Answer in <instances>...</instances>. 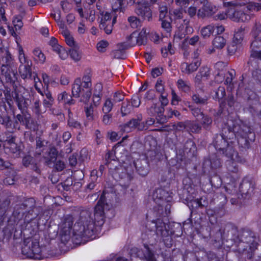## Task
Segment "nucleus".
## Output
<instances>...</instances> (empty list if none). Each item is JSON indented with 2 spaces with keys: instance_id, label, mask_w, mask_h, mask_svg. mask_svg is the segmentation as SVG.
<instances>
[{
  "instance_id": "603ef678",
  "label": "nucleus",
  "mask_w": 261,
  "mask_h": 261,
  "mask_svg": "<svg viewBox=\"0 0 261 261\" xmlns=\"http://www.w3.org/2000/svg\"><path fill=\"white\" fill-rule=\"evenodd\" d=\"M169 19H165L162 20V27L165 29L167 31H169L171 28L170 22L169 21Z\"/></svg>"
},
{
  "instance_id": "f3484780",
  "label": "nucleus",
  "mask_w": 261,
  "mask_h": 261,
  "mask_svg": "<svg viewBox=\"0 0 261 261\" xmlns=\"http://www.w3.org/2000/svg\"><path fill=\"white\" fill-rule=\"evenodd\" d=\"M116 21V17L114 16L113 19L108 20L104 24H100L99 27L101 29L104 30L106 34H110L112 31L113 24Z\"/></svg>"
},
{
  "instance_id": "1a4fd4ad",
  "label": "nucleus",
  "mask_w": 261,
  "mask_h": 261,
  "mask_svg": "<svg viewBox=\"0 0 261 261\" xmlns=\"http://www.w3.org/2000/svg\"><path fill=\"white\" fill-rule=\"evenodd\" d=\"M199 53L198 51L194 53L193 59L191 63H182L181 64V70L186 74H190L196 71L201 64L200 60L198 58Z\"/></svg>"
},
{
  "instance_id": "de8ad7c7",
  "label": "nucleus",
  "mask_w": 261,
  "mask_h": 261,
  "mask_svg": "<svg viewBox=\"0 0 261 261\" xmlns=\"http://www.w3.org/2000/svg\"><path fill=\"white\" fill-rule=\"evenodd\" d=\"M140 105V100L138 96H134L132 98L131 106L138 107Z\"/></svg>"
},
{
  "instance_id": "dca6fc26",
  "label": "nucleus",
  "mask_w": 261,
  "mask_h": 261,
  "mask_svg": "<svg viewBox=\"0 0 261 261\" xmlns=\"http://www.w3.org/2000/svg\"><path fill=\"white\" fill-rule=\"evenodd\" d=\"M212 8L211 4L206 2L204 4L202 8L200 9L198 12L197 15L200 17H204L212 15Z\"/></svg>"
},
{
  "instance_id": "052dcab7",
  "label": "nucleus",
  "mask_w": 261,
  "mask_h": 261,
  "mask_svg": "<svg viewBox=\"0 0 261 261\" xmlns=\"http://www.w3.org/2000/svg\"><path fill=\"white\" fill-rule=\"evenodd\" d=\"M65 166V164L60 161H57L55 165V168L58 171H62L63 170Z\"/></svg>"
},
{
  "instance_id": "f257e3e1",
  "label": "nucleus",
  "mask_w": 261,
  "mask_h": 261,
  "mask_svg": "<svg viewBox=\"0 0 261 261\" xmlns=\"http://www.w3.org/2000/svg\"><path fill=\"white\" fill-rule=\"evenodd\" d=\"M106 192L103 191L94 210V221L91 216L87 214L82 216L75 223L73 232L76 239L86 237L91 238L95 226H101L104 221L105 202Z\"/></svg>"
},
{
  "instance_id": "ddd939ff",
  "label": "nucleus",
  "mask_w": 261,
  "mask_h": 261,
  "mask_svg": "<svg viewBox=\"0 0 261 261\" xmlns=\"http://www.w3.org/2000/svg\"><path fill=\"white\" fill-rule=\"evenodd\" d=\"M226 64L222 62H217L215 64V68L217 72L215 80L217 82H221L223 81L226 71Z\"/></svg>"
},
{
  "instance_id": "c03bdc74",
  "label": "nucleus",
  "mask_w": 261,
  "mask_h": 261,
  "mask_svg": "<svg viewBox=\"0 0 261 261\" xmlns=\"http://www.w3.org/2000/svg\"><path fill=\"white\" fill-rule=\"evenodd\" d=\"M156 231L158 233H160L161 235L165 236L167 233L166 226L164 223H161V225L156 224Z\"/></svg>"
},
{
  "instance_id": "6e6d98bb",
  "label": "nucleus",
  "mask_w": 261,
  "mask_h": 261,
  "mask_svg": "<svg viewBox=\"0 0 261 261\" xmlns=\"http://www.w3.org/2000/svg\"><path fill=\"white\" fill-rule=\"evenodd\" d=\"M228 18V10L226 12H221L219 14H218L217 15H216L215 18L219 20H224L226 18Z\"/></svg>"
},
{
  "instance_id": "37998d69",
  "label": "nucleus",
  "mask_w": 261,
  "mask_h": 261,
  "mask_svg": "<svg viewBox=\"0 0 261 261\" xmlns=\"http://www.w3.org/2000/svg\"><path fill=\"white\" fill-rule=\"evenodd\" d=\"M112 19L111 14L108 12H103L101 14V20L100 24H104L107 21Z\"/></svg>"
},
{
  "instance_id": "7c9ffc66",
  "label": "nucleus",
  "mask_w": 261,
  "mask_h": 261,
  "mask_svg": "<svg viewBox=\"0 0 261 261\" xmlns=\"http://www.w3.org/2000/svg\"><path fill=\"white\" fill-rule=\"evenodd\" d=\"M145 251L146 252L145 254L143 255V256L141 255V251H139L138 255L140 257H144L146 261H155L153 254L151 253L149 248L145 246Z\"/></svg>"
},
{
  "instance_id": "ea45409f",
  "label": "nucleus",
  "mask_w": 261,
  "mask_h": 261,
  "mask_svg": "<svg viewBox=\"0 0 261 261\" xmlns=\"http://www.w3.org/2000/svg\"><path fill=\"white\" fill-rule=\"evenodd\" d=\"M13 23L16 31L20 30L23 26L21 19L18 17H16L14 18Z\"/></svg>"
},
{
  "instance_id": "a878e982",
  "label": "nucleus",
  "mask_w": 261,
  "mask_h": 261,
  "mask_svg": "<svg viewBox=\"0 0 261 261\" xmlns=\"http://www.w3.org/2000/svg\"><path fill=\"white\" fill-rule=\"evenodd\" d=\"M170 19L172 20H179V22L182 18V11L180 10H173L170 12Z\"/></svg>"
},
{
  "instance_id": "5fc2aeb1",
  "label": "nucleus",
  "mask_w": 261,
  "mask_h": 261,
  "mask_svg": "<svg viewBox=\"0 0 261 261\" xmlns=\"http://www.w3.org/2000/svg\"><path fill=\"white\" fill-rule=\"evenodd\" d=\"M239 44H236V45H229L228 46V51L230 55H233L237 50Z\"/></svg>"
},
{
  "instance_id": "412c9836",
  "label": "nucleus",
  "mask_w": 261,
  "mask_h": 261,
  "mask_svg": "<svg viewBox=\"0 0 261 261\" xmlns=\"http://www.w3.org/2000/svg\"><path fill=\"white\" fill-rule=\"evenodd\" d=\"M225 44L226 40L222 36L216 37L213 41V45L217 49L222 48Z\"/></svg>"
},
{
  "instance_id": "2eb2a0df",
  "label": "nucleus",
  "mask_w": 261,
  "mask_h": 261,
  "mask_svg": "<svg viewBox=\"0 0 261 261\" xmlns=\"http://www.w3.org/2000/svg\"><path fill=\"white\" fill-rule=\"evenodd\" d=\"M77 12L81 17H84L90 21H93L95 18V13L93 9H89L87 12L84 13L82 8H78Z\"/></svg>"
},
{
  "instance_id": "8fccbe9b",
  "label": "nucleus",
  "mask_w": 261,
  "mask_h": 261,
  "mask_svg": "<svg viewBox=\"0 0 261 261\" xmlns=\"http://www.w3.org/2000/svg\"><path fill=\"white\" fill-rule=\"evenodd\" d=\"M61 5L62 8V10L65 12H68L71 8V5L67 2H62L61 3Z\"/></svg>"
},
{
  "instance_id": "6e6552de",
  "label": "nucleus",
  "mask_w": 261,
  "mask_h": 261,
  "mask_svg": "<svg viewBox=\"0 0 261 261\" xmlns=\"http://www.w3.org/2000/svg\"><path fill=\"white\" fill-rule=\"evenodd\" d=\"M136 13L144 19L149 21L152 18V12L148 2L144 0L138 2L135 9Z\"/></svg>"
},
{
  "instance_id": "c9c22d12",
  "label": "nucleus",
  "mask_w": 261,
  "mask_h": 261,
  "mask_svg": "<svg viewBox=\"0 0 261 261\" xmlns=\"http://www.w3.org/2000/svg\"><path fill=\"white\" fill-rule=\"evenodd\" d=\"M128 21L133 28H137L140 25V20L136 16H130L128 18Z\"/></svg>"
},
{
  "instance_id": "39448f33",
  "label": "nucleus",
  "mask_w": 261,
  "mask_h": 261,
  "mask_svg": "<svg viewBox=\"0 0 261 261\" xmlns=\"http://www.w3.org/2000/svg\"><path fill=\"white\" fill-rule=\"evenodd\" d=\"M226 125L230 134L229 139H230L231 137L234 136L238 139L241 137L246 140L247 135L250 132V129L241 120L228 119Z\"/></svg>"
},
{
  "instance_id": "4468645a",
  "label": "nucleus",
  "mask_w": 261,
  "mask_h": 261,
  "mask_svg": "<svg viewBox=\"0 0 261 261\" xmlns=\"http://www.w3.org/2000/svg\"><path fill=\"white\" fill-rule=\"evenodd\" d=\"M31 65V62H28L26 64H20L19 71L22 79H24L30 76Z\"/></svg>"
},
{
  "instance_id": "72a5a7b5",
  "label": "nucleus",
  "mask_w": 261,
  "mask_h": 261,
  "mask_svg": "<svg viewBox=\"0 0 261 261\" xmlns=\"http://www.w3.org/2000/svg\"><path fill=\"white\" fill-rule=\"evenodd\" d=\"M225 95V90L223 87L220 86L218 90L215 92L213 97L215 99L219 100Z\"/></svg>"
},
{
  "instance_id": "cd10ccee",
  "label": "nucleus",
  "mask_w": 261,
  "mask_h": 261,
  "mask_svg": "<svg viewBox=\"0 0 261 261\" xmlns=\"http://www.w3.org/2000/svg\"><path fill=\"white\" fill-rule=\"evenodd\" d=\"M109 45V42L105 40H101L98 41L96 45L98 51L100 53H105Z\"/></svg>"
},
{
  "instance_id": "9d476101",
  "label": "nucleus",
  "mask_w": 261,
  "mask_h": 261,
  "mask_svg": "<svg viewBox=\"0 0 261 261\" xmlns=\"http://www.w3.org/2000/svg\"><path fill=\"white\" fill-rule=\"evenodd\" d=\"M49 44L51 46L54 51L59 55L62 60H65L68 56V51L62 46L58 43V40L54 37H52L49 41Z\"/></svg>"
},
{
  "instance_id": "423d86ee",
  "label": "nucleus",
  "mask_w": 261,
  "mask_h": 261,
  "mask_svg": "<svg viewBox=\"0 0 261 261\" xmlns=\"http://www.w3.org/2000/svg\"><path fill=\"white\" fill-rule=\"evenodd\" d=\"M248 8L237 6L228 9V17L236 21H246L250 19V16L246 13Z\"/></svg>"
},
{
  "instance_id": "09e8293b",
  "label": "nucleus",
  "mask_w": 261,
  "mask_h": 261,
  "mask_svg": "<svg viewBox=\"0 0 261 261\" xmlns=\"http://www.w3.org/2000/svg\"><path fill=\"white\" fill-rule=\"evenodd\" d=\"M9 146L8 147L10 148V149L13 153H17L18 151H19L20 149L17 146V145L13 142H8Z\"/></svg>"
},
{
  "instance_id": "864d4df0",
  "label": "nucleus",
  "mask_w": 261,
  "mask_h": 261,
  "mask_svg": "<svg viewBox=\"0 0 261 261\" xmlns=\"http://www.w3.org/2000/svg\"><path fill=\"white\" fill-rule=\"evenodd\" d=\"M124 99V96L120 92H116L114 95V101L119 102Z\"/></svg>"
},
{
  "instance_id": "5701e85b",
  "label": "nucleus",
  "mask_w": 261,
  "mask_h": 261,
  "mask_svg": "<svg viewBox=\"0 0 261 261\" xmlns=\"http://www.w3.org/2000/svg\"><path fill=\"white\" fill-rule=\"evenodd\" d=\"M50 16L53 17L55 20L57 22L58 27H59L60 30L62 29V27L64 28L66 27L64 22L60 20L61 14L60 12L59 11H54V12H51L50 13Z\"/></svg>"
},
{
  "instance_id": "338daca9",
  "label": "nucleus",
  "mask_w": 261,
  "mask_h": 261,
  "mask_svg": "<svg viewBox=\"0 0 261 261\" xmlns=\"http://www.w3.org/2000/svg\"><path fill=\"white\" fill-rule=\"evenodd\" d=\"M215 30H216V33L220 34L224 31V28L221 25H214Z\"/></svg>"
},
{
  "instance_id": "3c124183",
  "label": "nucleus",
  "mask_w": 261,
  "mask_h": 261,
  "mask_svg": "<svg viewBox=\"0 0 261 261\" xmlns=\"http://www.w3.org/2000/svg\"><path fill=\"white\" fill-rule=\"evenodd\" d=\"M156 90L160 93H162L164 91L163 82L161 80H158L155 85Z\"/></svg>"
},
{
  "instance_id": "bf43d9fd",
  "label": "nucleus",
  "mask_w": 261,
  "mask_h": 261,
  "mask_svg": "<svg viewBox=\"0 0 261 261\" xmlns=\"http://www.w3.org/2000/svg\"><path fill=\"white\" fill-rule=\"evenodd\" d=\"M69 83V79L68 76L63 75L60 78V84L62 85H67Z\"/></svg>"
},
{
  "instance_id": "58836bf2",
  "label": "nucleus",
  "mask_w": 261,
  "mask_h": 261,
  "mask_svg": "<svg viewBox=\"0 0 261 261\" xmlns=\"http://www.w3.org/2000/svg\"><path fill=\"white\" fill-rule=\"evenodd\" d=\"M167 8L165 6H163L160 7V20L161 21L165 20V19H170V17L169 18L168 16H167Z\"/></svg>"
},
{
  "instance_id": "774afa93",
  "label": "nucleus",
  "mask_w": 261,
  "mask_h": 261,
  "mask_svg": "<svg viewBox=\"0 0 261 261\" xmlns=\"http://www.w3.org/2000/svg\"><path fill=\"white\" fill-rule=\"evenodd\" d=\"M202 115H203L202 114H200L199 116L202 117V119H203L202 121L204 124L208 125L210 123H211L212 120L210 118H209L207 116H203Z\"/></svg>"
},
{
  "instance_id": "c756f323",
  "label": "nucleus",
  "mask_w": 261,
  "mask_h": 261,
  "mask_svg": "<svg viewBox=\"0 0 261 261\" xmlns=\"http://www.w3.org/2000/svg\"><path fill=\"white\" fill-rule=\"evenodd\" d=\"M177 84V87L180 90L185 92L189 91L190 85L189 82L180 79L178 80Z\"/></svg>"
},
{
  "instance_id": "4d7b16f0",
  "label": "nucleus",
  "mask_w": 261,
  "mask_h": 261,
  "mask_svg": "<svg viewBox=\"0 0 261 261\" xmlns=\"http://www.w3.org/2000/svg\"><path fill=\"white\" fill-rule=\"evenodd\" d=\"M225 75V74H224V76ZM226 78L225 80V84H229L231 83V81L233 79V73L231 72H227L226 74Z\"/></svg>"
},
{
  "instance_id": "f03ea898",
  "label": "nucleus",
  "mask_w": 261,
  "mask_h": 261,
  "mask_svg": "<svg viewBox=\"0 0 261 261\" xmlns=\"http://www.w3.org/2000/svg\"><path fill=\"white\" fill-rule=\"evenodd\" d=\"M92 86L91 78L89 75H85L82 79L77 78L75 80L72 87V94L75 97H79L80 101L87 105L85 107L86 116L88 120L93 118V102L88 105L91 97Z\"/></svg>"
},
{
  "instance_id": "4c0bfd02",
  "label": "nucleus",
  "mask_w": 261,
  "mask_h": 261,
  "mask_svg": "<svg viewBox=\"0 0 261 261\" xmlns=\"http://www.w3.org/2000/svg\"><path fill=\"white\" fill-rule=\"evenodd\" d=\"M123 0H111L112 9L116 11L120 9L123 4Z\"/></svg>"
},
{
  "instance_id": "2f4dec72",
  "label": "nucleus",
  "mask_w": 261,
  "mask_h": 261,
  "mask_svg": "<svg viewBox=\"0 0 261 261\" xmlns=\"http://www.w3.org/2000/svg\"><path fill=\"white\" fill-rule=\"evenodd\" d=\"M70 57L75 62L81 60L82 57L81 53L76 48H72L69 50Z\"/></svg>"
},
{
  "instance_id": "680f3d73",
  "label": "nucleus",
  "mask_w": 261,
  "mask_h": 261,
  "mask_svg": "<svg viewBox=\"0 0 261 261\" xmlns=\"http://www.w3.org/2000/svg\"><path fill=\"white\" fill-rule=\"evenodd\" d=\"M162 105L164 106H166L168 103V100L167 98V95L161 93V97L160 98Z\"/></svg>"
},
{
  "instance_id": "49530a36",
  "label": "nucleus",
  "mask_w": 261,
  "mask_h": 261,
  "mask_svg": "<svg viewBox=\"0 0 261 261\" xmlns=\"http://www.w3.org/2000/svg\"><path fill=\"white\" fill-rule=\"evenodd\" d=\"M163 71L162 68L156 67L152 69L151 74L153 77H156L162 74Z\"/></svg>"
},
{
  "instance_id": "13d9d810",
  "label": "nucleus",
  "mask_w": 261,
  "mask_h": 261,
  "mask_svg": "<svg viewBox=\"0 0 261 261\" xmlns=\"http://www.w3.org/2000/svg\"><path fill=\"white\" fill-rule=\"evenodd\" d=\"M172 100L171 103L173 105H176L178 103L179 101V98L178 96L176 94L175 92L172 90Z\"/></svg>"
},
{
  "instance_id": "0e129e2a",
  "label": "nucleus",
  "mask_w": 261,
  "mask_h": 261,
  "mask_svg": "<svg viewBox=\"0 0 261 261\" xmlns=\"http://www.w3.org/2000/svg\"><path fill=\"white\" fill-rule=\"evenodd\" d=\"M199 39L198 36H194L188 40V43L191 45H194L198 41Z\"/></svg>"
},
{
  "instance_id": "f704fd0d",
  "label": "nucleus",
  "mask_w": 261,
  "mask_h": 261,
  "mask_svg": "<svg viewBox=\"0 0 261 261\" xmlns=\"http://www.w3.org/2000/svg\"><path fill=\"white\" fill-rule=\"evenodd\" d=\"M139 123V121L138 120L133 119L124 126V130L129 132L132 128L137 127Z\"/></svg>"
},
{
  "instance_id": "4be33fe9",
  "label": "nucleus",
  "mask_w": 261,
  "mask_h": 261,
  "mask_svg": "<svg viewBox=\"0 0 261 261\" xmlns=\"http://www.w3.org/2000/svg\"><path fill=\"white\" fill-rule=\"evenodd\" d=\"M148 33V32L146 29H143L140 32H138L139 36L137 39L139 45L144 44L146 42Z\"/></svg>"
},
{
  "instance_id": "79ce46f5",
  "label": "nucleus",
  "mask_w": 261,
  "mask_h": 261,
  "mask_svg": "<svg viewBox=\"0 0 261 261\" xmlns=\"http://www.w3.org/2000/svg\"><path fill=\"white\" fill-rule=\"evenodd\" d=\"M132 110V106L129 103H123L121 107V113L123 116H125L130 113Z\"/></svg>"
},
{
  "instance_id": "69168bd1",
  "label": "nucleus",
  "mask_w": 261,
  "mask_h": 261,
  "mask_svg": "<svg viewBox=\"0 0 261 261\" xmlns=\"http://www.w3.org/2000/svg\"><path fill=\"white\" fill-rule=\"evenodd\" d=\"M42 77L43 81V83H44L45 86L47 87L48 85V84L49 83V82H50L49 77L46 73H43L42 74Z\"/></svg>"
},
{
  "instance_id": "b1692460",
  "label": "nucleus",
  "mask_w": 261,
  "mask_h": 261,
  "mask_svg": "<svg viewBox=\"0 0 261 261\" xmlns=\"http://www.w3.org/2000/svg\"><path fill=\"white\" fill-rule=\"evenodd\" d=\"M57 151L55 148H51L47 156H44L45 162L49 164L50 162H53L56 159Z\"/></svg>"
},
{
  "instance_id": "bb28decb",
  "label": "nucleus",
  "mask_w": 261,
  "mask_h": 261,
  "mask_svg": "<svg viewBox=\"0 0 261 261\" xmlns=\"http://www.w3.org/2000/svg\"><path fill=\"white\" fill-rule=\"evenodd\" d=\"M34 59L40 63H43L45 61L44 55L39 48H36L33 51Z\"/></svg>"
},
{
  "instance_id": "6ab92c4d",
  "label": "nucleus",
  "mask_w": 261,
  "mask_h": 261,
  "mask_svg": "<svg viewBox=\"0 0 261 261\" xmlns=\"http://www.w3.org/2000/svg\"><path fill=\"white\" fill-rule=\"evenodd\" d=\"M245 34V28L241 27L237 29L234 32L233 43L240 44L242 41Z\"/></svg>"
},
{
  "instance_id": "9b49d317",
  "label": "nucleus",
  "mask_w": 261,
  "mask_h": 261,
  "mask_svg": "<svg viewBox=\"0 0 261 261\" xmlns=\"http://www.w3.org/2000/svg\"><path fill=\"white\" fill-rule=\"evenodd\" d=\"M91 91L92 89L91 88ZM103 86L101 83L96 84L93 88L92 102L95 107H98L101 101Z\"/></svg>"
},
{
  "instance_id": "e433bc0d",
  "label": "nucleus",
  "mask_w": 261,
  "mask_h": 261,
  "mask_svg": "<svg viewBox=\"0 0 261 261\" xmlns=\"http://www.w3.org/2000/svg\"><path fill=\"white\" fill-rule=\"evenodd\" d=\"M19 60L21 64H26L28 62H30L27 60L25 57L22 47L20 45H18Z\"/></svg>"
},
{
  "instance_id": "473e14b6",
  "label": "nucleus",
  "mask_w": 261,
  "mask_h": 261,
  "mask_svg": "<svg viewBox=\"0 0 261 261\" xmlns=\"http://www.w3.org/2000/svg\"><path fill=\"white\" fill-rule=\"evenodd\" d=\"M210 69L207 67H203L201 68L196 76L197 80H200L201 78L206 77L210 74Z\"/></svg>"
},
{
  "instance_id": "7ed1b4c3",
  "label": "nucleus",
  "mask_w": 261,
  "mask_h": 261,
  "mask_svg": "<svg viewBox=\"0 0 261 261\" xmlns=\"http://www.w3.org/2000/svg\"><path fill=\"white\" fill-rule=\"evenodd\" d=\"M215 148L218 150H223L225 149L226 155H228L229 160H227L226 165L228 170L231 172H237L238 171V163L240 162L238 153L235 152L230 146L229 142L225 138V135L220 136L216 143Z\"/></svg>"
},
{
  "instance_id": "20e7f679",
  "label": "nucleus",
  "mask_w": 261,
  "mask_h": 261,
  "mask_svg": "<svg viewBox=\"0 0 261 261\" xmlns=\"http://www.w3.org/2000/svg\"><path fill=\"white\" fill-rule=\"evenodd\" d=\"M21 251L27 257L34 259H41L47 257L44 249L39 246L38 240L35 238L24 240Z\"/></svg>"
},
{
  "instance_id": "a19ab883",
  "label": "nucleus",
  "mask_w": 261,
  "mask_h": 261,
  "mask_svg": "<svg viewBox=\"0 0 261 261\" xmlns=\"http://www.w3.org/2000/svg\"><path fill=\"white\" fill-rule=\"evenodd\" d=\"M35 87L36 90L39 92L42 95H43V93L41 90L42 87H43L41 82L40 79L36 75L34 77Z\"/></svg>"
},
{
  "instance_id": "c85d7f7f",
  "label": "nucleus",
  "mask_w": 261,
  "mask_h": 261,
  "mask_svg": "<svg viewBox=\"0 0 261 261\" xmlns=\"http://www.w3.org/2000/svg\"><path fill=\"white\" fill-rule=\"evenodd\" d=\"M114 103L112 100L108 98L106 99L102 107V111L105 114H108L111 111Z\"/></svg>"
},
{
  "instance_id": "a211bd4d",
  "label": "nucleus",
  "mask_w": 261,
  "mask_h": 261,
  "mask_svg": "<svg viewBox=\"0 0 261 261\" xmlns=\"http://www.w3.org/2000/svg\"><path fill=\"white\" fill-rule=\"evenodd\" d=\"M58 101L65 105H71L73 103L72 97L66 92H63L58 95Z\"/></svg>"
},
{
  "instance_id": "aec40b11",
  "label": "nucleus",
  "mask_w": 261,
  "mask_h": 261,
  "mask_svg": "<svg viewBox=\"0 0 261 261\" xmlns=\"http://www.w3.org/2000/svg\"><path fill=\"white\" fill-rule=\"evenodd\" d=\"M139 35L138 32L135 31L133 32L130 36H129L126 39V46L127 47H130L136 44L138 45V37Z\"/></svg>"
},
{
  "instance_id": "0eeeda50",
  "label": "nucleus",
  "mask_w": 261,
  "mask_h": 261,
  "mask_svg": "<svg viewBox=\"0 0 261 261\" xmlns=\"http://www.w3.org/2000/svg\"><path fill=\"white\" fill-rule=\"evenodd\" d=\"M152 198L154 202L159 205H169L168 202L172 199L171 193L163 189H158L153 193Z\"/></svg>"
},
{
  "instance_id": "a18cd8bd",
  "label": "nucleus",
  "mask_w": 261,
  "mask_h": 261,
  "mask_svg": "<svg viewBox=\"0 0 261 261\" xmlns=\"http://www.w3.org/2000/svg\"><path fill=\"white\" fill-rule=\"evenodd\" d=\"M86 31V25L83 21L80 22L77 25V32L78 34L80 35H83L85 33Z\"/></svg>"
},
{
  "instance_id": "e2e57ef3",
  "label": "nucleus",
  "mask_w": 261,
  "mask_h": 261,
  "mask_svg": "<svg viewBox=\"0 0 261 261\" xmlns=\"http://www.w3.org/2000/svg\"><path fill=\"white\" fill-rule=\"evenodd\" d=\"M109 136L110 139L112 141H115L117 140L119 138L118 134L114 132L109 133Z\"/></svg>"
},
{
  "instance_id": "393cba45",
  "label": "nucleus",
  "mask_w": 261,
  "mask_h": 261,
  "mask_svg": "<svg viewBox=\"0 0 261 261\" xmlns=\"http://www.w3.org/2000/svg\"><path fill=\"white\" fill-rule=\"evenodd\" d=\"M215 31L214 25H208L203 28L201 30V35L204 37H209Z\"/></svg>"
},
{
  "instance_id": "f8f14e48",
  "label": "nucleus",
  "mask_w": 261,
  "mask_h": 261,
  "mask_svg": "<svg viewBox=\"0 0 261 261\" xmlns=\"http://www.w3.org/2000/svg\"><path fill=\"white\" fill-rule=\"evenodd\" d=\"M60 32L64 36L65 41L68 46L72 47H76L77 46V43L67 27L64 28L62 27V29L60 30Z\"/></svg>"
}]
</instances>
